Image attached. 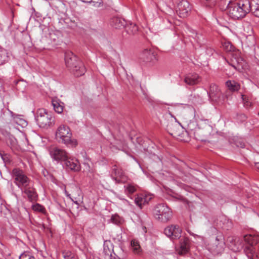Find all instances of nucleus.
Wrapping results in <instances>:
<instances>
[{
    "mask_svg": "<svg viewBox=\"0 0 259 259\" xmlns=\"http://www.w3.org/2000/svg\"><path fill=\"white\" fill-rule=\"evenodd\" d=\"M250 11L251 4L249 0L230 2L227 8L228 16L235 20L244 18Z\"/></svg>",
    "mask_w": 259,
    "mask_h": 259,
    "instance_id": "obj_1",
    "label": "nucleus"
},
{
    "mask_svg": "<svg viewBox=\"0 0 259 259\" xmlns=\"http://www.w3.org/2000/svg\"><path fill=\"white\" fill-rule=\"evenodd\" d=\"M72 133L70 127L65 124L60 125L56 129L55 138L60 143L68 146H75L77 142L72 138Z\"/></svg>",
    "mask_w": 259,
    "mask_h": 259,
    "instance_id": "obj_2",
    "label": "nucleus"
},
{
    "mask_svg": "<svg viewBox=\"0 0 259 259\" xmlns=\"http://www.w3.org/2000/svg\"><path fill=\"white\" fill-rule=\"evenodd\" d=\"M65 61L66 66L75 76L78 77L84 74L85 68L83 63L72 53L65 54Z\"/></svg>",
    "mask_w": 259,
    "mask_h": 259,
    "instance_id": "obj_3",
    "label": "nucleus"
},
{
    "mask_svg": "<svg viewBox=\"0 0 259 259\" xmlns=\"http://www.w3.org/2000/svg\"><path fill=\"white\" fill-rule=\"evenodd\" d=\"M35 120L41 128H48L55 124V118L44 108L38 109L35 115Z\"/></svg>",
    "mask_w": 259,
    "mask_h": 259,
    "instance_id": "obj_4",
    "label": "nucleus"
},
{
    "mask_svg": "<svg viewBox=\"0 0 259 259\" xmlns=\"http://www.w3.org/2000/svg\"><path fill=\"white\" fill-rule=\"evenodd\" d=\"M12 176L14 183L20 190L29 185H32L33 182L31 179L27 176L23 170L19 168H14L12 172Z\"/></svg>",
    "mask_w": 259,
    "mask_h": 259,
    "instance_id": "obj_5",
    "label": "nucleus"
},
{
    "mask_svg": "<svg viewBox=\"0 0 259 259\" xmlns=\"http://www.w3.org/2000/svg\"><path fill=\"white\" fill-rule=\"evenodd\" d=\"M243 239L246 244L244 248V251L248 257L251 259H258L259 247L258 251L255 252L253 246L258 243L259 236L256 235H246L243 237Z\"/></svg>",
    "mask_w": 259,
    "mask_h": 259,
    "instance_id": "obj_6",
    "label": "nucleus"
},
{
    "mask_svg": "<svg viewBox=\"0 0 259 259\" xmlns=\"http://www.w3.org/2000/svg\"><path fill=\"white\" fill-rule=\"evenodd\" d=\"M153 215L156 220L162 223L167 222L172 216L170 209L164 204L157 205L153 210Z\"/></svg>",
    "mask_w": 259,
    "mask_h": 259,
    "instance_id": "obj_7",
    "label": "nucleus"
},
{
    "mask_svg": "<svg viewBox=\"0 0 259 259\" xmlns=\"http://www.w3.org/2000/svg\"><path fill=\"white\" fill-rule=\"evenodd\" d=\"M23 196L31 202H36L37 200L38 196L35 189L34 188L33 184L32 185H29L21 190Z\"/></svg>",
    "mask_w": 259,
    "mask_h": 259,
    "instance_id": "obj_8",
    "label": "nucleus"
},
{
    "mask_svg": "<svg viewBox=\"0 0 259 259\" xmlns=\"http://www.w3.org/2000/svg\"><path fill=\"white\" fill-rule=\"evenodd\" d=\"M49 152L52 159L57 161H64L68 155L65 150L56 147L51 148Z\"/></svg>",
    "mask_w": 259,
    "mask_h": 259,
    "instance_id": "obj_9",
    "label": "nucleus"
},
{
    "mask_svg": "<svg viewBox=\"0 0 259 259\" xmlns=\"http://www.w3.org/2000/svg\"><path fill=\"white\" fill-rule=\"evenodd\" d=\"M190 10L191 7L187 1L181 0L178 3L176 11L180 17H187Z\"/></svg>",
    "mask_w": 259,
    "mask_h": 259,
    "instance_id": "obj_10",
    "label": "nucleus"
},
{
    "mask_svg": "<svg viewBox=\"0 0 259 259\" xmlns=\"http://www.w3.org/2000/svg\"><path fill=\"white\" fill-rule=\"evenodd\" d=\"M182 230L178 225H171L164 229L165 234L171 239H177L181 236Z\"/></svg>",
    "mask_w": 259,
    "mask_h": 259,
    "instance_id": "obj_11",
    "label": "nucleus"
},
{
    "mask_svg": "<svg viewBox=\"0 0 259 259\" xmlns=\"http://www.w3.org/2000/svg\"><path fill=\"white\" fill-rule=\"evenodd\" d=\"M224 245V237L222 233H220L216 236L214 242L210 247V249L214 253H218L223 250Z\"/></svg>",
    "mask_w": 259,
    "mask_h": 259,
    "instance_id": "obj_12",
    "label": "nucleus"
},
{
    "mask_svg": "<svg viewBox=\"0 0 259 259\" xmlns=\"http://www.w3.org/2000/svg\"><path fill=\"white\" fill-rule=\"evenodd\" d=\"M64 164L66 168L74 171H78L80 169V166L78 160L75 158L71 157L69 154L64 160Z\"/></svg>",
    "mask_w": 259,
    "mask_h": 259,
    "instance_id": "obj_13",
    "label": "nucleus"
},
{
    "mask_svg": "<svg viewBox=\"0 0 259 259\" xmlns=\"http://www.w3.org/2000/svg\"><path fill=\"white\" fill-rule=\"evenodd\" d=\"M231 65L236 69L240 70L245 66V62L242 58L239 56L238 53H234L231 59Z\"/></svg>",
    "mask_w": 259,
    "mask_h": 259,
    "instance_id": "obj_14",
    "label": "nucleus"
},
{
    "mask_svg": "<svg viewBox=\"0 0 259 259\" xmlns=\"http://www.w3.org/2000/svg\"><path fill=\"white\" fill-rule=\"evenodd\" d=\"M184 81L188 85H195L200 83L201 77L197 73H191L185 76Z\"/></svg>",
    "mask_w": 259,
    "mask_h": 259,
    "instance_id": "obj_15",
    "label": "nucleus"
},
{
    "mask_svg": "<svg viewBox=\"0 0 259 259\" xmlns=\"http://www.w3.org/2000/svg\"><path fill=\"white\" fill-rule=\"evenodd\" d=\"M140 59L145 63H153L156 60V56L152 51L146 49L140 54Z\"/></svg>",
    "mask_w": 259,
    "mask_h": 259,
    "instance_id": "obj_16",
    "label": "nucleus"
},
{
    "mask_svg": "<svg viewBox=\"0 0 259 259\" xmlns=\"http://www.w3.org/2000/svg\"><path fill=\"white\" fill-rule=\"evenodd\" d=\"M151 199L152 196L150 194H140L135 198V202L137 206L141 208L143 205L148 203Z\"/></svg>",
    "mask_w": 259,
    "mask_h": 259,
    "instance_id": "obj_17",
    "label": "nucleus"
},
{
    "mask_svg": "<svg viewBox=\"0 0 259 259\" xmlns=\"http://www.w3.org/2000/svg\"><path fill=\"white\" fill-rule=\"evenodd\" d=\"M113 172L116 176L115 180L117 183H125L127 180V177L125 175L124 172L118 168L116 165H114L112 169Z\"/></svg>",
    "mask_w": 259,
    "mask_h": 259,
    "instance_id": "obj_18",
    "label": "nucleus"
},
{
    "mask_svg": "<svg viewBox=\"0 0 259 259\" xmlns=\"http://www.w3.org/2000/svg\"><path fill=\"white\" fill-rule=\"evenodd\" d=\"M126 22L122 18L114 17L110 21V25L116 29H120L125 26Z\"/></svg>",
    "mask_w": 259,
    "mask_h": 259,
    "instance_id": "obj_19",
    "label": "nucleus"
},
{
    "mask_svg": "<svg viewBox=\"0 0 259 259\" xmlns=\"http://www.w3.org/2000/svg\"><path fill=\"white\" fill-rule=\"evenodd\" d=\"M209 96L212 100H217L221 95L220 90L218 85L215 84H211L209 92Z\"/></svg>",
    "mask_w": 259,
    "mask_h": 259,
    "instance_id": "obj_20",
    "label": "nucleus"
},
{
    "mask_svg": "<svg viewBox=\"0 0 259 259\" xmlns=\"http://www.w3.org/2000/svg\"><path fill=\"white\" fill-rule=\"evenodd\" d=\"M226 86L231 92H238L240 89V84L234 80H229L226 82Z\"/></svg>",
    "mask_w": 259,
    "mask_h": 259,
    "instance_id": "obj_21",
    "label": "nucleus"
},
{
    "mask_svg": "<svg viewBox=\"0 0 259 259\" xmlns=\"http://www.w3.org/2000/svg\"><path fill=\"white\" fill-rule=\"evenodd\" d=\"M52 104L54 109L57 113L60 114L63 111V103L57 99H53Z\"/></svg>",
    "mask_w": 259,
    "mask_h": 259,
    "instance_id": "obj_22",
    "label": "nucleus"
},
{
    "mask_svg": "<svg viewBox=\"0 0 259 259\" xmlns=\"http://www.w3.org/2000/svg\"><path fill=\"white\" fill-rule=\"evenodd\" d=\"M251 4V11L253 15L259 18V0H252Z\"/></svg>",
    "mask_w": 259,
    "mask_h": 259,
    "instance_id": "obj_23",
    "label": "nucleus"
},
{
    "mask_svg": "<svg viewBox=\"0 0 259 259\" xmlns=\"http://www.w3.org/2000/svg\"><path fill=\"white\" fill-rule=\"evenodd\" d=\"M124 192L128 196L137 191L136 185L128 183L124 186Z\"/></svg>",
    "mask_w": 259,
    "mask_h": 259,
    "instance_id": "obj_24",
    "label": "nucleus"
},
{
    "mask_svg": "<svg viewBox=\"0 0 259 259\" xmlns=\"http://www.w3.org/2000/svg\"><path fill=\"white\" fill-rule=\"evenodd\" d=\"M131 245L133 251L136 254H139L142 251L141 247L140 245L139 242L136 239H133L131 242Z\"/></svg>",
    "mask_w": 259,
    "mask_h": 259,
    "instance_id": "obj_25",
    "label": "nucleus"
},
{
    "mask_svg": "<svg viewBox=\"0 0 259 259\" xmlns=\"http://www.w3.org/2000/svg\"><path fill=\"white\" fill-rule=\"evenodd\" d=\"M8 60L9 56L7 51L4 49L0 48V65L6 63Z\"/></svg>",
    "mask_w": 259,
    "mask_h": 259,
    "instance_id": "obj_26",
    "label": "nucleus"
},
{
    "mask_svg": "<svg viewBox=\"0 0 259 259\" xmlns=\"http://www.w3.org/2000/svg\"><path fill=\"white\" fill-rule=\"evenodd\" d=\"M125 26V29L129 34H135L138 31V26L134 23H130Z\"/></svg>",
    "mask_w": 259,
    "mask_h": 259,
    "instance_id": "obj_27",
    "label": "nucleus"
},
{
    "mask_svg": "<svg viewBox=\"0 0 259 259\" xmlns=\"http://www.w3.org/2000/svg\"><path fill=\"white\" fill-rule=\"evenodd\" d=\"M180 248L181 250L180 251V253L181 254L186 253L188 251L189 245L188 240H183V241L181 242Z\"/></svg>",
    "mask_w": 259,
    "mask_h": 259,
    "instance_id": "obj_28",
    "label": "nucleus"
},
{
    "mask_svg": "<svg viewBox=\"0 0 259 259\" xmlns=\"http://www.w3.org/2000/svg\"><path fill=\"white\" fill-rule=\"evenodd\" d=\"M6 143L7 145L11 148H15L17 145V140L12 135H9L6 138Z\"/></svg>",
    "mask_w": 259,
    "mask_h": 259,
    "instance_id": "obj_29",
    "label": "nucleus"
},
{
    "mask_svg": "<svg viewBox=\"0 0 259 259\" xmlns=\"http://www.w3.org/2000/svg\"><path fill=\"white\" fill-rule=\"evenodd\" d=\"M112 250H110L108 247L104 245L103 251V255L104 256L105 259H119V258H112Z\"/></svg>",
    "mask_w": 259,
    "mask_h": 259,
    "instance_id": "obj_30",
    "label": "nucleus"
},
{
    "mask_svg": "<svg viewBox=\"0 0 259 259\" xmlns=\"http://www.w3.org/2000/svg\"><path fill=\"white\" fill-rule=\"evenodd\" d=\"M222 45L223 49L227 52H231L234 50L233 45L229 41L224 40L222 41Z\"/></svg>",
    "mask_w": 259,
    "mask_h": 259,
    "instance_id": "obj_31",
    "label": "nucleus"
},
{
    "mask_svg": "<svg viewBox=\"0 0 259 259\" xmlns=\"http://www.w3.org/2000/svg\"><path fill=\"white\" fill-rule=\"evenodd\" d=\"M63 254L64 259H77L76 255L70 251H65Z\"/></svg>",
    "mask_w": 259,
    "mask_h": 259,
    "instance_id": "obj_32",
    "label": "nucleus"
},
{
    "mask_svg": "<svg viewBox=\"0 0 259 259\" xmlns=\"http://www.w3.org/2000/svg\"><path fill=\"white\" fill-rule=\"evenodd\" d=\"M241 96L244 106L246 108L251 107V103L249 101L248 97L243 94H241Z\"/></svg>",
    "mask_w": 259,
    "mask_h": 259,
    "instance_id": "obj_33",
    "label": "nucleus"
},
{
    "mask_svg": "<svg viewBox=\"0 0 259 259\" xmlns=\"http://www.w3.org/2000/svg\"><path fill=\"white\" fill-rule=\"evenodd\" d=\"M32 208V209L35 211H38L41 212H44L45 211L44 207L38 203H36L34 205H33Z\"/></svg>",
    "mask_w": 259,
    "mask_h": 259,
    "instance_id": "obj_34",
    "label": "nucleus"
},
{
    "mask_svg": "<svg viewBox=\"0 0 259 259\" xmlns=\"http://www.w3.org/2000/svg\"><path fill=\"white\" fill-rule=\"evenodd\" d=\"M19 259H35V257L32 256L28 252H25L21 254L19 256Z\"/></svg>",
    "mask_w": 259,
    "mask_h": 259,
    "instance_id": "obj_35",
    "label": "nucleus"
},
{
    "mask_svg": "<svg viewBox=\"0 0 259 259\" xmlns=\"http://www.w3.org/2000/svg\"><path fill=\"white\" fill-rule=\"evenodd\" d=\"M202 3L206 7H212L214 5L216 0H201Z\"/></svg>",
    "mask_w": 259,
    "mask_h": 259,
    "instance_id": "obj_36",
    "label": "nucleus"
},
{
    "mask_svg": "<svg viewBox=\"0 0 259 259\" xmlns=\"http://www.w3.org/2000/svg\"><path fill=\"white\" fill-rule=\"evenodd\" d=\"M175 128H176V127L174 126L172 129H171V132L170 133V134L174 137H177L180 135V132Z\"/></svg>",
    "mask_w": 259,
    "mask_h": 259,
    "instance_id": "obj_37",
    "label": "nucleus"
},
{
    "mask_svg": "<svg viewBox=\"0 0 259 259\" xmlns=\"http://www.w3.org/2000/svg\"><path fill=\"white\" fill-rule=\"evenodd\" d=\"M16 121L17 124L23 125L25 123V121L22 119H16Z\"/></svg>",
    "mask_w": 259,
    "mask_h": 259,
    "instance_id": "obj_38",
    "label": "nucleus"
},
{
    "mask_svg": "<svg viewBox=\"0 0 259 259\" xmlns=\"http://www.w3.org/2000/svg\"><path fill=\"white\" fill-rule=\"evenodd\" d=\"M65 193L67 197H68L70 199H71V200H72V201H73V202H74V203H75L76 204H78V203L77 202V201H73V200L71 198V197H70V194H69L68 193V192L66 190H65Z\"/></svg>",
    "mask_w": 259,
    "mask_h": 259,
    "instance_id": "obj_39",
    "label": "nucleus"
},
{
    "mask_svg": "<svg viewBox=\"0 0 259 259\" xmlns=\"http://www.w3.org/2000/svg\"><path fill=\"white\" fill-rule=\"evenodd\" d=\"M0 155L1 156V157L2 158V159L5 160V157L7 156V154H5V152H0Z\"/></svg>",
    "mask_w": 259,
    "mask_h": 259,
    "instance_id": "obj_40",
    "label": "nucleus"
},
{
    "mask_svg": "<svg viewBox=\"0 0 259 259\" xmlns=\"http://www.w3.org/2000/svg\"><path fill=\"white\" fill-rule=\"evenodd\" d=\"M237 146H240L241 148H244L245 147V144L244 143H241L240 145H237Z\"/></svg>",
    "mask_w": 259,
    "mask_h": 259,
    "instance_id": "obj_41",
    "label": "nucleus"
},
{
    "mask_svg": "<svg viewBox=\"0 0 259 259\" xmlns=\"http://www.w3.org/2000/svg\"><path fill=\"white\" fill-rule=\"evenodd\" d=\"M255 165L256 166V167L259 169V162H255Z\"/></svg>",
    "mask_w": 259,
    "mask_h": 259,
    "instance_id": "obj_42",
    "label": "nucleus"
},
{
    "mask_svg": "<svg viewBox=\"0 0 259 259\" xmlns=\"http://www.w3.org/2000/svg\"><path fill=\"white\" fill-rule=\"evenodd\" d=\"M249 38L252 39L253 41H254V37L252 35H249Z\"/></svg>",
    "mask_w": 259,
    "mask_h": 259,
    "instance_id": "obj_43",
    "label": "nucleus"
},
{
    "mask_svg": "<svg viewBox=\"0 0 259 259\" xmlns=\"http://www.w3.org/2000/svg\"><path fill=\"white\" fill-rule=\"evenodd\" d=\"M120 199L121 200H123L125 201L126 203H128V201H127V200H125V199H122V198H120Z\"/></svg>",
    "mask_w": 259,
    "mask_h": 259,
    "instance_id": "obj_44",
    "label": "nucleus"
},
{
    "mask_svg": "<svg viewBox=\"0 0 259 259\" xmlns=\"http://www.w3.org/2000/svg\"><path fill=\"white\" fill-rule=\"evenodd\" d=\"M258 116H259V111H258Z\"/></svg>",
    "mask_w": 259,
    "mask_h": 259,
    "instance_id": "obj_45",
    "label": "nucleus"
}]
</instances>
